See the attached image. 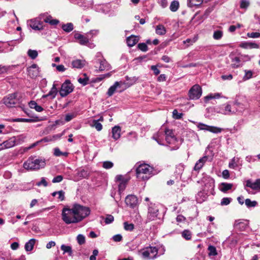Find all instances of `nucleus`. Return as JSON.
Listing matches in <instances>:
<instances>
[{
    "label": "nucleus",
    "instance_id": "31",
    "mask_svg": "<svg viewBox=\"0 0 260 260\" xmlns=\"http://www.w3.org/2000/svg\"><path fill=\"white\" fill-rule=\"evenodd\" d=\"M155 32L159 35H164L166 33V29L163 25L159 24L156 26Z\"/></svg>",
    "mask_w": 260,
    "mask_h": 260
},
{
    "label": "nucleus",
    "instance_id": "33",
    "mask_svg": "<svg viewBox=\"0 0 260 260\" xmlns=\"http://www.w3.org/2000/svg\"><path fill=\"white\" fill-rule=\"evenodd\" d=\"M120 83L117 81L109 88L107 92L109 96H112L114 94L116 88L120 86Z\"/></svg>",
    "mask_w": 260,
    "mask_h": 260
},
{
    "label": "nucleus",
    "instance_id": "39",
    "mask_svg": "<svg viewBox=\"0 0 260 260\" xmlns=\"http://www.w3.org/2000/svg\"><path fill=\"white\" fill-rule=\"evenodd\" d=\"M250 3L249 0H240V8L245 10L250 6Z\"/></svg>",
    "mask_w": 260,
    "mask_h": 260
},
{
    "label": "nucleus",
    "instance_id": "64",
    "mask_svg": "<svg viewBox=\"0 0 260 260\" xmlns=\"http://www.w3.org/2000/svg\"><path fill=\"white\" fill-rule=\"evenodd\" d=\"M57 194L58 195V199L60 201H63L64 200V192L62 190L57 191Z\"/></svg>",
    "mask_w": 260,
    "mask_h": 260
},
{
    "label": "nucleus",
    "instance_id": "30",
    "mask_svg": "<svg viewBox=\"0 0 260 260\" xmlns=\"http://www.w3.org/2000/svg\"><path fill=\"white\" fill-rule=\"evenodd\" d=\"M247 222L246 221L238 222L236 221L235 223L236 228L240 230V231H244L247 226Z\"/></svg>",
    "mask_w": 260,
    "mask_h": 260
},
{
    "label": "nucleus",
    "instance_id": "8",
    "mask_svg": "<svg viewBox=\"0 0 260 260\" xmlns=\"http://www.w3.org/2000/svg\"><path fill=\"white\" fill-rule=\"evenodd\" d=\"M4 103L8 107H13L20 103V99L17 93H14L8 95L3 99Z\"/></svg>",
    "mask_w": 260,
    "mask_h": 260
},
{
    "label": "nucleus",
    "instance_id": "61",
    "mask_svg": "<svg viewBox=\"0 0 260 260\" xmlns=\"http://www.w3.org/2000/svg\"><path fill=\"white\" fill-rule=\"evenodd\" d=\"M114 221V217L112 215H107L105 218V223L110 224Z\"/></svg>",
    "mask_w": 260,
    "mask_h": 260
},
{
    "label": "nucleus",
    "instance_id": "9",
    "mask_svg": "<svg viewBox=\"0 0 260 260\" xmlns=\"http://www.w3.org/2000/svg\"><path fill=\"white\" fill-rule=\"evenodd\" d=\"M202 93L201 87L198 84H195L189 90L188 95L191 100H197L201 96Z\"/></svg>",
    "mask_w": 260,
    "mask_h": 260
},
{
    "label": "nucleus",
    "instance_id": "24",
    "mask_svg": "<svg viewBox=\"0 0 260 260\" xmlns=\"http://www.w3.org/2000/svg\"><path fill=\"white\" fill-rule=\"evenodd\" d=\"M76 3L81 7H89L93 5V1L90 0L87 1L86 0H76Z\"/></svg>",
    "mask_w": 260,
    "mask_h": 260
},
{
    "label": "nucleus",
    "instance_id": "28",
    "mask_svg": "<svg viewBox=\"0 0 260 260\" xmlns=\"http://www.w3.org/2000/svg\"><path fill=\"white\" fill-rule=\"evenodd\" d=\"M36 243V239H31L25 244V249L27 251H30L33 249Z\"/></svg>",
    "mask_w": 260,
    "mask_h": 260
},
{
    "label": "nucleus",
    "instance_id": "53",
    "mask_svg": "<svg viewBox=\"0 0 260 260\" xmlns=\"http://www.w3.org/2000/svg\"><path fill=\"white\" fill-rule=\"evenodd\" d=\"M236 158L234 157L229 162V167L231 169H235L237 167V161Z\"/></svg>",
    "mask_w": 260,
    "mask_h": 260
},
{
    "label": "nucleus",
    "instance_id": "58",
    "mask_svg": "<svg viewBox=\"0 0 260 260\" xmlns=\"http://www.w3.org/2000/svg\"><path fill=\"white\" fill-rule=\"evenodd\" d=\"M245 74L243 77L244 80H247L250 79L252 76V72L251 71H245Z\"/></svg>",
    "mask_w": 260,
    "mask_h": 260
},
{
    "label": "nucleus",
    "instance_id": "41",
    "mask_svg": "<svg viewBox=\"0 0 260 260\" xmlns=\"http://www.w3.org/2000/svg\"><path fill=\"white\" fill-rule=\"evenodd\" d=\"M61 28L66 32H69L73 29L74 27L72 23H68L66 24H63Z\"/></svg>",
    "mask_w": 260,
    "mask_h": 260
},
{
    "label": "nucleus",
    "instance_id": "56",
    "mask_svg": "<svg viewBox=\"0 0 260 260\" xmlns=\"http://www.w3.org/2000/svg\"><path fill=\"white\" fill-rule=\"evenodd\" d=\"M247 37L251 38H257L260 37V33L257 32H248L247 34Z\"/></svg>",
    "mask_w": 260,
    "mask_h": 260
},
{
    "label": "nucleus",
    "instance_id": "27",
    "mask_svg": "<svg viewBox=\"0 0 260 260\" xmlns=\"http://www.w3.org/2000/svg\"><path fill=\"white\" fill-rule=\"evenodd\" d=\"M29 107L31 109H35L38 112H41L43 111V108L34 101H31L28 103Z\"/></svg>",
    "mask_w": 260,
    "mask_h": 260
},
{
    "label": "nucleus",
    "instance_id": "44",
    "mask_svg": "<svg viewBox=\"0 0 260 260\" xmlns=\"http://www.w3.org/2000/svg\"><path fill=\"white\" fill-rule=\"evenodd\" d=\"M162 135H163V131L162 130L161 132H158L157 133L154 135L153 136V139L156 140L158 144H161V136Z\"/></svg>",
    "mask_w": 260,
    "mask_h": 260
},
{
    "label": "nucleus",
    "instance_id": "45",
    "mask_svg": "<svg viewBox=\"0 0 260 260\" xmlns=\"http://www.w3.org/2000/svg\"><path fill=\"white\" fill-rule=\"evenodd\" d=\"M245 203L248 208L255 207L257 204L256 201H251L249 199H246Z\"/></svg>",
    "mask_w": 260,
    "mask_h": 260
},
{
    "label": "nucleus",
    "instance_id": "52",
    "mask_svg": "<svg viewBox=\"0 0 260 260\" xmlns=\"http://www.w3.org/2000/svg\"><path fill=\"white\" fill-rule=\"evenodd\" d=\"M222 36V32L220 30H216L214 31L213 34V38L215 40L220 39Z\"/></svg>",
    "mask_w": 260,
    "mask_h": 260
},
{
    "label": "nucleus",
    "instance_id": "14",
    "mask_svg": "<svg viewBox=\"0 0 260 260\" xmlns=\"http://www.w3.org/2000/svg\"><path fill=\"white\" fill-rule=\"evenodd\" d=\"M46 118L45 117L36 116L35 115H31L29 118H17L14 119V121L16 122H36L43 120Z\"/></svg>",
    "mask_w": 260,
    "mask_h": 260
},
{
    "label": "nucleus",
    "instance_id": "22",
    "mask_svg": "<svg viewBox=\"0 0 260 260\" xmlns=\"http://www.w3.org/2000/svg\"><path fill=\"white\" fill-rule=\"evenodd\" d=\"M49 141H53V139H52L51 136L46 137L43 138V139H42L41 141H37V142L32 144L29 147L25 148H24V150L25 151H27L28 150H29V149H31L32 148L35 147L36 146H37L40 142H49Z\"/></svg>",
    "mask_w": 260,
    "mask_h": 260
},
{
    "label": "nucleus",
    "instance_id": "36",
    "mask_svg": "<svg viewBox=\"0 0 260 260\" xmlns=\"http://www.w3.org/2000/svg\"><path fill=\"white\" fill-rule=\"evenodd\" d=\"M203 2V0H188L187 5L189 7L199 6Z\"/></svg>",
    "mask_w": 260,
    "mask_h": 260
},
{
    "label": "nucleus",
    "instance_id": "17",
    "mask_svg": "<svg viewBox=\"0 0 260 260\" xmlns=\"http://www.w3.org/2000/svg\"><path fill=\"white\" fill-rule=\"evenodd\" d=\"M86 64V61L83 59H76L71 62L72 67L75 69H82Z\"/></svg>",
    "mask_w": 260,
    "mask_h": 260
},
{
    "label": "nucleus",
    "instance_id": "13",
    "mask_svg": "<svg viewBox=\"0 0 260 260\" xmlns=\"http://www.w3.org/2000/svg\"><path fill=\"white\" fill-rule=\"evenodd\" d=\"M198 127L200 130L207 131L215 134L219 133L221 132V128H220L213 126H209L202 123H199Z\"/></svg>",
    "mask_w": 260,
    "mask_h": 260
},
{
    "label": "nucleus",
    "instance_id": "21",
    "mask_svg": "<svg viewBox=\"0 0 260 260\" xmlns=\"http://www.w3.org/2000/svg\"><path fill=\"white\" fill-rule=\"evenodd\" d=\"M139 41V38L137 36L132 35L126 39V43L128 46L133 47Z\"/></svg>",
    "mask_w": 260,
    "mask_h": 260
},
{
    "label": "nucleus",
    "instance_id": "60",
    "mask_svg": "<svg viewBox=\"0 0 260 260\" xmlns=\"http://www.w3.org/2000/svg\"><path fill=\"white\" fill-rule=\"evenodd\" d=\"M231 200H232V199L231 198H224L221 200L220 204L222 206L228 205L231 203Z\"/></svg>",
    "mask_w": 260,
    "mask_h": 260
},
{
    "label": "nucleus",
    "instance_id": "48",
    "mask_svg": "<svg viewBox=\"0 0 260 260\" xmlns=\"http://www.w3.org/2000/svg\"><path fill=\"white\" fill-rule=\"evenodd\" d=\"M209 255L215 256L217 254L216 248L212 245H210L208 248Z\"/></svg>",
    "mask_w": 260,
    "mask_h": 260
},
{
    "label": "nucleus",
    "instance_id": "47",
    "mask_svg": "<svg viewBox=\"0 0 260 260\" xmlns=\"http://www.w3.org/2000/svg\"><path fill=\"white\" fill-rule=\"evenodd\" d=\"M27 54L31 59H34L38 56V53L36 50L29 49Z\"/></svg>",
    "mask_w": 260,
    "mask_h": 260
},
{
    "label": "nucleus",
    "instance_id": "50",
    "mask_svg": "<svg viewBox=\"0 0 260 260\" xmlns=\"http://www.w3.org/2000/svg\"><path fill=\"white\" fill-rule=\"evenodd\" d=\"M124 228L126 231H132L134 229V225L133 223H128L127 222L124 223Z\"/></svg>",
    "mask_w": 260,
    "mask_h": 260
},
{
    "label": "nucleus",
    "instance_id": "19",
    "mask_svg": "<svg viewBox=\"0 0 260 260\" xmlns=\"http://www.w3.org/2000/svg\"><path fill=\"white\" fill-rule=\"evenodd\" d=\"M246 186L253 189L260 190V179H256L254 182L248 180L246 181Z\"/></svg>",
    "mask_w": 260,
    "mask_h": 260
},
{
    "label": "nucleus",
    "instance_id": "4",
    "mask_svg": "<svg viewBox=\"0 0 260 260\" xmlns=\"http://www.w3.org/2000/svg\"><path fill=\"white\" fill-rule=\"evenodd\" d=\"M73 208L75 211V215L78 222H80L86 217L88 216L90 213L89 208L80 205L79 204H75L73 206Z\"/></svg>",
    "mask_w": 260,
    "mask_h": 260
},
{
    "label": "nucleus",
    "instance_id": "34",
    "mask_svg": "<svg viewBox=\"0 0 260 260\" xmlns=\"http://www.w3.org/2000/svg\"><path fill=\"white\" fill-rule=\"evenodd\" d=\"M241 58L238 57H235L232 58L231 66L233 68H237L241 66Z\"/></svg>",
    "mask_w": 260,
    "mask_h": 260
},
{
    "label": "nucleus",
    "instance_id": "1",
    "mask_svg": "<svg viewBox=\"0 0 260 260\" xmlns=\"http://www.w3.org/2000/svg\"><path fill=\"white\" fill-rule=\"evenodd\" d=\"M153 171V168L149 165L141 164L137 168V177L142 180H148L152 176Z\"/></svg>",
    "mask_w": 260,
    "mask_h": 260
},
{
    "label": "nucleus",
    "instance_id": "7",
    "mask_svg": "<svg viewBox=\"0 0 260 260\" xmlns=\"http://www.w3.org/2000/svg\"><path fill=\"white\" fill-rule=\"evenodd\" d=\"M45 16L44 14H41L37 18L28 20L27 25L34 30H42L43 29V22L42 19Z\"/></svg>",
    "mask_w": 260,
    "mask_h": 260
},
{
    "label": "nucleus",
    "instance_id": "38",
    "mask_svg": "<svg viewBox=\"0 0 260 260\" xmlns=\"http://www.w3.org/2000/svg\"><path fill=\"white\" fill-rule=\"evenodd\" d=\"M165 135H166V140L169 141L170 138L173 139V140H174L175 135L173 130L166 128L165 131Z\"/></svg>",
    "mask_w": 260,
    "mask_h": 260
},
{
    "label": "nucleus",
    "instance_id": "12",
    "mask_svg": "<svg viewBox=\"0 0 260 260\" xmlns=\"http://www.w3.org/2000/svg\"><path fill=\"white\" fill-rule=\"evenodd\" d=\"M21 143V140L20 137H13L8 140L4 141L3 144L4 145V147L8 149L14 147L16 145L19 144Z\"/></svg>",
    "mask_w": 260,
    "mask_h": 260
},
{
    "label": "nucleus",
    "instance_id": "18",
    "mask_svg": "<svg viewBox=\"0 0 260 260\" xmlns=\"http://www.w3.org/2000/svg\"><path fill=\"white\" fill-rule=\"evenodd\" d=\"M208 158V156L205 155L199 159L195 164L194 170L195 171H199L202 168L205 163L207 161Z\"/></svg>",
    "mask_w": 260,
    "mask_h": 260
},
{
    "label": "nucleus",
    "instance_id": "11",
    "mask_svg": "<svg viewBox=\"0 0 260 260\" xmlns=\"http://www.w3.org/2000/svg\"><path fill=\"white\" fill-rule=\"evenodd\" d=\"M115 180L116 181L120 182L118 185V191L120 194L125 189L129 178H126L121 175H118L116 176Z\"/></svg>",
    "mask_w": 260,
    "mask_h": 260
},
{
    "label": "nucleus",
    "instance_id": "3",
    "mask_svg": "<svg viewBox=\"0 0 260 260\" xmlns=\"http://www.w3.org/2000/svg\"><path fill=\"white\" fill-rule=\"evenodd\" d=\"M62 219L66 224L78 223L77 217L73 208H64L62 210Z\"/></svg>",
    "mask_w": 260,
    "mask_h": 260
},
{
    "label": "nucleus",
    "instance_id": "6",
    "mask_svg": "<svg viewBox=\"0 0 260 260\" xmlns=\"http://www.w3.org/2000/svg\"><path fill=\"white\" fill-rule=\"evenodd\" d=\"M159 214V209L156 205L154 204L151 203L148 207V213L146 222H149L155 221L159 218L158 216Z\"/></svg>",
    "mask_w": 260,
    "mask_h": 260
},
{
    "label": "nucleus",
    "instance_id": "55",
    "mask_svg": "<svg viewBox=\"0 0 260 260\" xmlns=\"http://www.w3.org/2000/svg\"><path fill=\"white\" fill-rule=\"evenodd\" d=\"M138 48L143 52H146L148 50V47L145 43H140L138 45Z\"/></svg>",
    "mask_w": 260,
    "mask_h": 260
},
{
    "label": "nucleus",
    "instance_id": "43",
    "mask_svg": "<svg viewBox=\"0 0 260 260\" xmlns=\"http://www.w3.org/2000/svg\"><path fill=\"white\" fill-rule=\"evenodd\" d=\"M182 236L186 240H190L191 238V232L189 230H185L182 233Z\"/></svg>",
    "mask_w": 260,
    "mask_h": 260
},
{
    "label": "nucleus",
    "instance_id": "16",
    "mask_svg": "<svg viewBox=\"0 0 260 260\" xmlns=\"http://www.w3.org/2000/svg\"><path fill=\"white\" fill-rule=\"evenodd\" d=\"M28 75L31 78L37 77L39 74V68L37 64H33L27 68Z\"/></svg>",
    "mask_w": 260,
    "mask_h": 260
},
{
    "label": "nucleus",
    "instance_id": "62",
    "mask_svg": "<svg viewBox=\"0 0 260 260\" xmlns=\"http://www.w3.org/2000/svg\"><path fill=\"white\" fill-rule=\"evenodd\" d=\"M42 185L45 187H46L48 185V183L44 177L41 178V180L40 182H38L36 183V185L38 186H40Z\"/></svg>",
    "mask_w": 260,
    "mask_h": 260
},
{
    "label": "nucleus",
    "instance_id": "63",
    "mask_svg": "<svg viewBox=\"0 0 260 260\" xmlns=\"http://www.w3.org/2000/svg\"><path fill=\"white\" fill-rule=\"evenodd\" d=\"M63 180V177L61 175H58L55 177L53 180L52 182L54 183L60 182Z\"/></svg>",
    "mask_w": 260,
    "mask_h": 260
},
{
    "label": "nucleus",
    "instance_id": "42",
    "mask_svg": "<svg viewBox=\"0 0 260 260\" xmlns=\"http://www.w3.org/2000/svg\"><path fill=\"white\" fill-rule=\"evenodd\" d=\"M179 4L177 1H173L170 6V9L172 12H176L179 8Z\"/></svg>",
    "mask_w": 260,
    "mask_h": 260
},
{
    "label": "nucleus",
    "instance_id": "5",
    "mask_svg": "<svg viewBox=\"0 0 260 260\" xmlns=\"http://www.w3.org/2000/svg\"><path fill=\"white\" fill-rule=\"evenodd\" d=\"M140 252L144 259H154L157 255L158 249L156 247L149 246L142 249Z\"/></svg>",
    "mask_w": 260,
    "mask_h": 260
},
{
    "label": "nucleus",
    "instance_id": "29",
    "mask_svg": "<svg viewBox=\"0 0 260 260\" xmlns=\"http://www.w3.org/2000/svg\"><path fill=\"white\" fill-rule=\"evenodd\" d=\"M241 47L245 49L248 48H258L259 45L255 43L244 42L241 44Z\"/></svg>",
    "mask_w": 260,
    "mask_h": 260
},
{
    "label": "nucleus",
    "instance_id": "37",
    "mask_svg": "<svg viewBox=\"0 0 260 260\" xmlns=\"http://www.w3.org/2000/svg\"><path fill=\"white\" fill-rule=\"evenodd\" d=\"M60 249L63 251V254L68 253L70 256L72 255L73 251L72 247L70 246L62 244L61 245Z\"/></svg>",
    "mask_w": 260,
    "mask_h": 260
},
{
    "label": "nucleus",
    "instance_id": "49",
    "mask_svg": "<svg viewBox=\"0 0 260 260\" xmlns=\"http://www.w3.org/2000/svg\"><path fill=\"white\" fill-rule=\"evenodd\" d=\"M57 88L55 87V85H53V86L51 88V90L49 92V93L46 95L47 96H51L52 98H54L55 97V95L57 93Z\"/></svg>",
    "mask_w": 260,
    "mask_h": 260
},
{
    "label": "nucleus",
    "instance_id": "20",
    "mask_svg": "<svg viewBox=\"0 0 260 260\" xmlns=\"http://www.w3.org/2000/svg\"><path fill=\"white\" fill-rule=\"evenodd\" d=\"M74 38L82 45H85L88 42V38L79 33H76L74 35Z\"/></svg>",
    "mask_w": 260,
    "mask_h": 260
},
{
    "label": "nucleus",
    "instance_id": "54",
    "mask_svg": "<svg viewBox=\"0 0 260 260\" xmlns=\"http://www.w3.org/2000/svg\"><path fill=\"white\" fill-rule=\"evenodd\" d=\"M113 166V164L111 161H104L103 164V167L104 168L106 169H109L112 168Z\"/></svg>",
    "mask_w": 260,
    "mask_h": 260
},
{
    "label": "nucleus",
    "instance_id": "51",
    "mask_svg": "<svg viewBox=\"0 0 260 260\" xmlns=\"http://www.w3.org/2000/svg\"><path fill=\"white\" fill-rule=\"evenodd\" d=\"M77 240L78 241V243L80 245H82L84 243H85V237L83 235H81V234H79L78 235V236L77 237Z\"/></svg>",
    "mask_w": 260,
    "mask_h": 260
},
{
    "label": "nucleus",
    "instance_id": "57",
    "mask_svg": "<svg viewBox=\"0 0 260 260\" xmlns=\"http://www.w3.org/2000/svg\"><path fill=\"white\" fill-rule=\"evenodd\" d=\"M88 80L89 79L87 77H85L83 78H79L78 79V81L79 82V83H80V84H82L84 86L87 84Z\"/></svg>",
    "mask_w": 260,
    "mask_h": 260
},
{
    "label": "nucleus",
    "instance_id": "35",
    "mask_svg": "<svg viewBox=\"0 0 260 260\" xmlns=\"http://www.w3.org/2000/svg\"><path fill=\"white\" fill-rule=\"evenodd\" d=\"M74 118V115H67L64 121L62 119H59L55 121V123L56 124L62 125L65 122H69Z\"/></svg>",
    "mask_w": 260,
    "mask_h": 260
},
{
    "label": "nucleus",
    "instance_id": "23",
    "mask_svg": "<svg viewBox=\"0 0 260 260\" xmlns=\"http://www.w3.org/2000/svg\"><path fill=\"white\" fill-rule=\"evenodd\" d=\"M233 184L232 183H228L223 182L221 183L219 186V189L223 192H226L227 191L232 189Z\"/></svg>",
    "mask_w": 260,
    "mask_h": 260
},
{
    "label": "nucleus",
    "instance_id": "32",
    "mask_svg": "<svg viewBox=\"0 0 260 260\" xmlns=\"http://www.w3.org/2000/svg\"><path fill=\"white\" fill-rule=\"evenodd\" d=\"M90 125L91 127H94L98 131H101L103 128V126L101 123L99 122V120H93L90 123Z\"/></svg>",
    "mask_w": 260,
    "mask_h": 260
},
{
    "label": "nucleus",
    "instance_id": "2",
    "mask_svg": "<svg viewBox=\"0 0 260 260\" xmlns=\"http://www.w3.org/2000/svg\"><path fill=\"white\" fill-rule=\"evenodd\" d=\"M46 163L44 160L29 157L23 164V167L26 170H37L44 168Z\"/></svg>",
    "mask_w": 260,
    "mask_h": 260
},
{
    "label": "nucleus",
    "instance_id": "40",
    "mask_svg": "<svg viewBox=\"0 0 260 260\" xmlns=\"http://www.w3.org/2000/svg\"><path fill=\"white\" fill-rule=\"evenodd\" d=\"M220 96L219 93L210 94L204 98V102L207 103L210 100L213 99H218Z\"/></svg>",
    "mask_w": 260,
    "mask_h": 260
},
{
    "label": "nucleus",
    "instance_id": "15",
    "mask_svg": "<svg viewBox=\"0 0 260 260\" xmlns=\"http://www.w3.org/2000/svg\"><path fill=\"white\" fill-rule=\"evenodd\" d=\"M125 202L127 206L133 208L137 205L138 201L136 196L131 194L126 197Z\"/></svg>",
    "mask_w": 260,
    "mask_h": 260
},
{
    "label": "nucleus",
    "instance_id": "10",
    "mask_svg": "<svg viewBox=\"0 0 260 260\" xmlns=\"http://www.w3.org/2000/svg\"><path fill=\"white\" fill-rule=\"evenodd\" d=\"M73 90V84L69 80H67L62 84L59 93L62 97H64L71 93Z\"/></svg>",
    "mask_w": 260,
    "mask_h": 260
},
{
    "label": "nucleus",
    "instance_id": "59",
    "mask_svg": "<svg viewBox=\"0 0 260 260\" xmlns=\"http://www.w3.org/2000/svg\"><path fill=\"white\" fill-rule=\"evenodd\" d=\"M198 38L196 37H194L193 39H187L186 40L183 41L184 44L188 43L187 46H189L190 45H192L194 43H195Z\"/></svg>",
    "mask_w": 260,
    "mask_h": 260
},
{
    "label": "nucleus",
    "instance_id": "25",
    "mask_svg": "<svg viewBox=\"0 0 260 260\" xmlns=\"http://www.w3.org/2000/svg\"><path fill=\"white\" fill-rule=\"evenodd\" d=\"M121 128L118 126H115L112 128V137L115 140L118 139L120 137Z\"/></svg>",
    "mask_w": 260,
    "mask_h": 260
},
{
    "label": "nucleus",
    "instance_id": "46",
    "mask_svg": "<svg viewBox=\"0 0 260 260\" xmlns=\"http://www.w3.org/2000/svg\"><path fill=\"white\" fill-rule=\"evenodd\" d=\"M54 155L56 156H60L61 155L67 156L68 153L66 152H62L58 148H55L54 149Z\"/></svg>",
    "mask_w": 260,
    "mask_h": 260
},
{
    "label": "nucleus",
    "instance_id": "26",
    "mask_svg": "<svg viewBox=\"0 0 260 260\" xmlns=\"http://www.w3.org/2000/svg\"><path fill=\"white\" fill-rule=\"evenodd\" d=\"M100 67L99 70L100 71H103L104 70H109L110 69V66L107 62V61L105 59L101 60L100 61Z\"/></svg>",
    "mask_w": 260,
    "mask_h": 260
}]
</instances>
